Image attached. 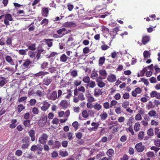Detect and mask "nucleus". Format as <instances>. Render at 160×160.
I'll return each mask as SVG.
<instances>
[{"label": "nucleus", "instance_id": "nucleus-10", "mask_svg": "<svg viewBox=\"0 0 160 160\" xmlns=\"http://www.w3.org/2000/svg\"><path fill=\"white\" fill-rule=\"evenodd\" d=\"M102 92L98 88H95L94 91V95L96 97H98L100 95H102Z\"/></svg>", "mask_w": 160, "mask_h": 160}, {"label": "nucleus", "instance_id": "nucleus-14", "mask_svg": "<svg viewBox=\"0 0 160 160\" xmlns=\"http://www.w3.org/2000/svg\"><path fill=\"white\" fill-rule=\"evenodd\" d=\"M57 98V92L56 91H54L50 94L49 98L52 100H55Z\"/></svg>", "mask_w": 160, "mask_h": 160}, {"label": "nucleus", "instance_id": "nucleus-7", "mask_svg": "<svg viewBox=\"0 0 160 160\" xmlns=\"http://www.w3.org/2000/svg\"><path fill=\"white\" fill-rule=\"evenodd\" d=\"M57 33L59 35H62V36L68 34V31H67L65 28H62L58 30L57 31Z\"/></svg>", "mask_w": 160, "mask_h": 160}, {"label": "nucleus", "instance_id": "nucleus-6", "mask_svg": "<svg viewBox=\"0 0 160 160\" xmlns=\"http://www.w3.org/2000/svg\"><path fill=\"white\" fill-rule=\"evenodd\" d=\"M29 138L28 137H25L24 139L22 140L23 142H26L25 144H22V148L23 149L28 148L29 145L28 142L29 140Z\"/></svg>", "mask_w": 160, "mask_h": 160}, {"label": "nucleus", "instance_id": "nucleus-33", "mask_svg": "<svg viewBox=\"0 0 160 160\" xmlns=\"http://www.w3.org/2000/svg\"><path fill=\"white\" fill-rule=\"evenodd\" d=\"M98 76L97 71L95 70H93L92 71L91 78L93 79L96 78Z\"/></svg>", "mask_w": 160, "mask_h": 160}, {"label": "nucleus", "instance_id": "nucleus-58", "mask_svg": "<svg viewBox=\"0 0 160 160\" xmlns=\"http://www.w3.org/2000/svg\"><path fill=\"white\" fill-rule=\"evenodd\" d=\"M142 118L141 116L139 113L137 114L135 117V120L137 121L140 120Z\"/></svg>", "mask_w": 160, "mask_h": 160}, {"label": "nucleus", "instance_id": "nucleus-21", "mask_svg": "<svg viewBox=\"0 0 160 160\" xmlns=\"http://www.w3.org/2000/svg\"><path fill=\"white\" fill-rule=\"evenodd\" d=\"M87 85L88 87L91 88H93L96 86L95 82L92 80L90 81Z\"/></svg>", "mask_w": 160, "mask_h": 160}, {"label": "nucleus", "instance_id": "nucleus-54", "mask_svg": "<svg viewBox=\"0 0 160 160\" xmlns=\"http://www.w3.org/2000/svg\"><path fill=\"white\" fill-rule=\"evenodd\" d=\"M154 144L156 146L160 147V139L155 140L154 141Z\"/></svg>", "mask_w": 160, "mask_h": 160}, {"label": "nucleus", "instance_id": "nucleus-3", "mask_svg": "<svg viewBox=\"0 0 160 160\" xmlns=\"http://www.w3.org/2000/svg\"><path fill=\"white\" fill-rule=\"evenodd\" d=\"M13 20L12 16L10 14H7L5 15V19L4 20V23L7 26L9 25V21H12Z\"/></svg>", "mask_w": 160, "mask_h": 160}, {"label": "nucleus", "instance_id": "nucleus-62", "mask_svg": "<svg viewBox=\"0 0 160 160\" xmlns=\"http://www.w3.org/2000/svg\"><path fill=\"white\" fill-rule=\"evenodd\" d=\"M105 85V83L102 81L98 83V86L100 88H102Z\"/></svg>", "mask_w": 160, "mask_h": 160}, {"label": "nucleus", "instance_id": "nucleus-4", "mask_svg": "<svg viewBox=\"0 0 160 160\" xmlns=\"http://www.w3.org/2000/svg\"><path fill=\"white\" fill-rule=\"evenodd\" d=\"M135 148L138 152H140L144 150L145 146L142 144V142H139L136 145Z\"/></svg>", "mask_w": 160, "mask_h": 160}, {"label": "nucleus", "instance_id": "nucleus-39", "mask_svg": "<svg viewBox=\"0 0 160 160\" xmlns=\"http://www.w3.org/2000/svg\"><path fill=\"white\" fill-rule=\"evenodd\" d=\"M23 123L26 127H29L30 125V121L28 119H26L23 121Z\"/></svg>", "mask_w": 160, "mask_h": 160}, {"label": "nucleus", "instance_id": "nucleus-30", "mask_svg": "<svg viewBox=\"0 0 160 160\" xmlns=\"http://www.w3.org/2000/svg\"><path fill=\"white\" fill-rule=\"evenodd\" d=\"M140 124L138 122H136L134 125V129L136 132H138L140 130Z\"/></svg>", "mask_w": 160, "mask_h": 160}, {"label": "nucleus", "instance_id": "nucleus-40", "mask_svg": "<svg viewBox=\"0 0 160 160\" xmlns=\"http://www.w3.org/2000/svg\"><path fill=\"white\" fill-rule=\"evenodd\" d=\"M115 112L118 114H121L123 112L121 110V108L120 107L116 108L115 109Z\"/></svg>", "mask_w": 160, "mask_h": 160}, {"label": "nucleus", "instance_id": "nucleus-11", "mask_svg": "<svg viewBox=\"0 0 160 160\" xmlns=\"http://www.w3.org/2000/svg\"><path fill=\"white\" fill-rule=\"evenodd\" d=\"M116 77L114 74L109 75L107 78V80L110 82H112L116 80Z\"/></svg>", "mask_w": 160, "mask_h": 160}, {"label": "nucleus", "instance_id": "nucleus-5", "mask_svg": "<svg viewBox=\"0 0 160 160\" xmlns=\"http://www.w3.org/2000/svg\"><path fill=\"white\" fill-rule=\"evenodd\" d=\"M24 62L21 67L23 70L28 68V66L32 63V62L28 59L24 60Z\"/></svg>", "mask_w": 160, "mask_h": 160}, {"label": "nucleus", "instance_id": "nucleus-26", "mask_svg": "<svg viewBox=\"0 0 160 160\" xmlns=\"http://www.w3.org/2000/svg\"><path fill=\"white\" fill-rule=\"evenodd\" d=\"M52 39H44V41L48 45V46L49 47H51L52 46Z\"/></svg>", "mask_w": 160, "mask_h": 160}, {"label": "nucleus", "instance_id": "nucleus-1", "mask_svg": "<svg viewBox=\"0 0 160 160\" xmlns=\"http://www.w3.org/2000/svg\"><path fill=\"white\" fill-rule=\"evenodd\" d=\"M48 136L45 133L42 134L38 139V142L41 144H45L46 143Z\"/></svg>", "mask_w": 160, "mask_h": 160}, {"label": "nucleus", "instance_id": "nucleus-8", "mask_svg": "<svg viewBox=\"0 0 160 160\" xmlns=\"http://www.w3.org/2000/svg\"><path fill=\"white\" fill-rule=\"evenodd\" d=\"M62 26L66 28H71L76 26V24L72 22H67L63 24Z\"/></svg>", "mask_w": 160, "mask_h": 160}, {"label": "nucleus", "instance_id": "nucleus-23", "mask_svg": "<svg viewBox=\"0 0 160 160\" xmlns=\"http://www.w3.org/2000/svg\"><path fill=\"white\" fill-rule=\"evenodd\" d=\"M17 120L16 119H12L11 121V124L9 125V127L12 129L15 128L16 126V123Z\"/></svg>", "mask_w": 160, "mask_h": 160}, {"label": "nucleus", "instance_id": "nucleus-37", "mask_svg": "<svg viewBox=\"0 0 160 160\" xmlns=\"http://www.w3.org/2000/svg\"><path fill=\"white\" fill-rule=\"evenodd\" d=\"M43 51V50L42 49H41L40 50H38V51L37 52L36 54V58L37 59H38L40 56V54Z\"/></svg>", "mask_w": 160, "mask_h": 160}, {"label": "nucleus", "instance_id": "nucleus-52", "mask_svg": "<svg viewBox=\"0 0 160 160\" xmlns=\"http://www.w3.org/2000/svg\"><path fill=\"white\" fill-rule=\"evenodd\" d=\"M48 20L46 18L43 19L40 22L41 25H45L48 24Z\"/></svg>", "mask_w": 160, "mask_h": 160}, {"label": "nucleus", "instance_id": "nucleus-43", "mask_svg": "<svg viewBox=\"0 0 160 160\" xmlns=\"http://www.w3.org/2000/svg\"><path fill=\"white\" fill-rule=\"evenodd\" d=\"M129 105V102L128 101H124L122 103V107L124 108H127L128 106Z\"/></svg>", "mask_w": 160, "mask_h": 160}, {"label": "nucleus", "instance_id": "nucleus-44", "mask_svg": "<svg viewBox=\"0 0 160 160\" xmlns=\"http://www.w3.org/2000/svg\"><path fill=\"white\" fill-rule=\"evenodd\" d=\"M28 49H20L18 51V52L20 55H26V53Z\"/></svg>", "mask_w": 160, "mask_h": 160}, {"label": "nucleus", "instance_id": "nucleus-47", "mask_svg": "<svg viewBox=\"0 0 160 160\" xmlns=\"http://www.w3.org/2000/svg\"><path fill=\"white\" fill-rule=\"evenodd\" d=\"M2 78V79L0 80V86L1 87H3L6 83L5 79L3 78Z\"/></svg>", "mask_w": 160, "mask_h": 160}, {"label": "nucleus", "instance_id": "nucleus-18", "mask_svg": "<svg viewBox=\"0 0 160 160\" xmlns=\"http://www.w3.org/2000/svg\"><path fill=\"white\" fill-rule=\"evenodd\" d=\"M69 58L65 54H62L59 58L60 61L62 62H66Z\"/></svg>", "mask_w": 160, "mask_h": 160}, {"label": "nucleus", "instance_id": "nucleus-49", "mask_svg": "<svg viewBox=\"0 0 160 160\" xmlns=\"http://www.w3.org/2000/svg\"><path fill=\"white\" fill-rule=\"evenodd\" d=\"M156 114V112L154 110H151L148 113V115L151 117L154 116Z\"/></svg>", "mask_w": 160, "mask_h": 160}, {"label": "nucleus", "instance_id": "nucleus-42", "mask_svg": "<svg viewBox=\"0 0 160 160\" xmlns=\"http://www.w3.org/2000/svg\"><path fill=\"white\" fill-rule=\"evenodd\" d=\"M83 81L86 83H88L90 81V78L88 76L84 77L82 80Z\"/></svg>", "mask_w": 160, "mask_h": 160}, {"label": "nucleus", "instance_id": "nucleus-56", "mask_svg": "<svg viewBox=\"0 0 160 160\" xmlns=\"http://www.w3.org/2000/svg\"><path fill=\"white\" fill-rule=\"evenodd\" d=\"M36 94L37 95L41 97V96H43L44 95V94L40 90H38L36 92Z\"/></svg>", "mask_w": 160, "mask_h": 160}, {"label": "nucleus", "instance_id": "nucleus-25", "mask_svg": "<svg viewBox=\"0 0 160 160\" xmlns=\"http://www.w3.org/2000/svg\"><path fill=\"white\" fill-rule=\"evenodd\" d=\"M134 119L132 117L129 118L127 121V124L129 126H132V124L134 122Z\"/></svg>", "mask_w": 160, "mask_h": 160}, {"label": "nucleus", "instance_id": "nucleus-46", "mask_svg": "<svg viewBox=\"0 0 160 160\" xmlns=\"http://www.w3.org/2000/svg\"><path fill=\"white\" fill-rule=\"evenodd\" d=\"M25 108V107L22 104H20L18 106V111L20 112L22 111Z\"/></svg>", "mask_w": 160, "mask_h": 160}, {"label": "nucleus", "instance_id": "nucleus-41", "mask_svg": "<svg viewBox=\"0 0 160 160\" xmlns=\"http://www.w3.org/2000/svg\"><path fill=\"white\" fill-rule=\"evenodd\" d=\"M59 154L60 155L63 157H66L68 155V153L66 151H60Z\"/></svg>", "mask_w": 160, "mask_h": 160}, {"label": "nucleus", "instance_id": "nucleus-50", "mask_svg": "<svg viewBox=\"0 0 160 160\" xmlns=\"http://www.w3.org/2000/svg\"><path fill=\"white\" fill-rule=\"evenodd\" d=\"M117 103V102L115 100H112L111 102L110 107L112 108L116 105Z\"/></svg>", "mask_w": 160, "mask_h": 160}, {"label": "nucleus", "instance_id": "nucleus-64", "mask_svg": "<svg viewBox=\"0 0 160 160\" xmlns=\"http://www.w3.org/2000/svg\"><path fill=\"white\" fill-rule=\"evenodd\" d=\"M32 112L34 114H36L38 113L39 110L38 108L34 107L32 109Z\"/></svg>", "mask_w": 160, "mask_h": 160}, {"label": "nucleus", "instance_id": "nucleus-27", "mask_svg": "<svg viewBox=\"0 0 160 160\" xmlns=\"http://www.w3.org/2000/svg\"><path fill=\"white\" fill-rule=\"evenodd\" d=\"M68 82L66 80L62 79L60 82V86L62 87H65L68 84Z\"/></svg>", "mask_w": 160, "mask_h": 160}, {"label": "nucleus", "instance_id": "nucleus-2", "mask_svg": "<svg viewBox=\"0 0 160 160\" xmlns=\"http://www.w3.org/2000/svg\"><path fill=\"white\" fill-rule=\"evenodd\" d=\"M47 116L43 115L38 122L39 125L41 127L44 126L47 122Z\"/></svg>", "mask_w": 160, "mask_h": 160}, {"label": "nucleus", "instance_id": "nucleus-36", "mask_svg": "<svg viewBox=\"0 0 160 160\" xmlns=\"http://www.w3.org/2000/svg\"><path fill=\"white\" fill-rule=\"evenodd\" d=\"M48 73V72H39L36 74L35 75L37 77H39L40 76H43Z\"/></svg>", "mask_w": 160, "mask_h": 160}, {"label": "nucleus", "instance_id": "nucleus-24", "mask_svg": "<svg viewBox=\"0 0 160 160\" xmlns=\"http://www.w3.org/2000/svg\"><path fill=\"white\" fill-rule=\"evenodd\" d=\"M114 153V150L111 148L109 149L107 152V154L109 158H112Z\"/></svg>", "mask_w": 160, "mask_h": 160}, {"label": "nucleus", "instance_id": "nucleus-12", "mask_svg": "<svg viewBox=\"0 0 160 160\" xmlns=\"http://www.w3.org/2000/svg\"><path fill=\"white\" fill-rule=\"evenodd\" d=\"M28 134L29 136L31 138L32 142H33L35 140V132L34 130H30L28 132Z\"/></svg>", "mask_w": 160, "mask_h": 160}, {"label": "nucleus", "instance_id": "nucleus-53", "mask_svg": "<svg viewBox=\"0 0 160 160\" xmlns=\"http://www.w3.org/2000/svg\"><path fill=\"white\" fill-rule=\"evenodd\" d=\"M78 98L81 101L85 99V98L84 97V95L82 93H80L78 96Z\"/></svg>", "mask_w": 160, "mask_h": 160}, {"label": "nucleus", "instance_id": "nucleus-19", "mask_svg": "<svg viewBox=\"0 0 160 160\" xmlns=\"http://www.w3.org/2000/svg\"><path fill=\"white\" fill-rule=\"evenodd\" d=\"M48 8H44L42 9V14L45 17H47L48 14Z\"/></svg>", "mask_w": 160, "mask_h": 160}, {"label": "nucleus", "instance_id": "nucleus-13", "mask_svg": "<svg viewBox=\"0 0 160 160\" xmlns=\"http://www.w3.org/2000/svg\"><path fill=\"white\" fill-rule=\"evenodd\" d=\"M52 79L49 77H46L43 80V83L44 84L48 86L51 82Z\"/></svg>", "mask_w": 160, "mask_h": 160}, {"label": "nucleus", "instance_id": "nucleus-63", "mask_svg": "<svg viewBox=\"0 0 160 160\" xmlns=\"http://www.w3.org/2000/svg\"><path fill=\"white\" fill-rule=\"evenodd\" d=\"M73 83L75 86L77 87L81 85V81L78 80H75L73 82Z\"/></svg>", "mask_w": 160, "mask_h": 160}, {"label": "nucleus", "instance_id": "nucleus-29", "mask_svg": "<svg viewBox=\"0 0 160 160\" xmlns=\"http://www.w3.org/2000/svg\"><path fill=\"white\" fill-rule=\"evenodd\" d=\"M150 40L149 37L148 36L143 37L142 39V43L144 45L145 44L148 42Z\"/></svg>", "mask_w": 160, "mask_h": 160}, {"label": "nucleus", "instance_id": "nucleus-9", "mask_svg": "<svg viewBox=\"0 0 160 160\" xmlns=\"http://www.w3.org/2000/svg\"><path fill=\"white\" fill-rule=\"evenodd\" d=\"M42 104V106L41 107V109L43 111H46L50 106V104L47 102H44Z\"/></svg>", "mask_w": 160, "mask_h": 160}, {"label": "nucleus", "instance_id": "nucleus-16", "mask_svg": "<svg viewBox=\"0 0 160 160\" xmlns=\"http://www.w3.org/2000/svg\"><path fill=\"white\" fill-rule=\"evenodd\" d=\"M68 105V103L66 100L62 101L60 103V106L64 109L67 108Z\"/></svg>", "mask_w": 160, "mask_h": 160}, {"label": "nucleus", "instance_id": "nucleus-15", "mask_svg": "<svg viewBox=\"0 0 160 160\" xmlns=\"http://www.w3.org/2000/svg\"><path fill=\"white\" fill-rule=\"evenodd\" d=\"M100 76L102 77V78L105 79L106 78L107 72L104 69H101L99 72Z\"/></svg>", "mask_w": 160, "mask_h": 160}, {"label": "nucleus", "instance_id": "nucleus-45", "mask_svg": "<svg viewBox=\"0 0 160 160\" xmlns=\"http://www.w3.org/2000/svg\"><path fill=\"white\" fill-rule=\"evenodd\" d=\"M82 116L85 118H87L89 116V113L86 110H84L82 112Z\"/></svg>", "mask_w": 160, "mask_h": 160}, {"label": "nucleus", "instance_id": "nucleus-35", "mask_svg": "<svg viewBox=\"0 0 160 160\" xmlns=\"http://www.w3.org/2000/svg\"><path fill=\"white\" fill-rule=\"evenodd\" d=\"M105 58L104 57H100L99 60L98 64L99 66H102L105 62Z\"/></svg>", "mask_w": 160, "mask_h": 160}, {"label": "nucleus", "instance_id": "nucleus-28", "mask_svg": "<svg viewBox=\"0 0 160 160\" xmlns=\"http://www.w3.org/2000/svg\"><path fill=\"white\" fill-rule=\"evenodd\" d=\"M108 115L106 112L103 111L100 115V117L101 119L105 120L108 117Z\"/></svg>", "mask_w": 160, "mask_h": 160}, {"label": "nucleus", "instance_id": "nucleus-34", "mask_svg": "<svg viewBox=\"0 0 160 160\" xmlns=\"http://www.w3.org/2000/svg\"><path fill=\"white\" fill-rule=\"evenodd\" d=\"M144 137V132L143 131L140 132L138 135V137L139 139L142 140V139Z\"/></svg>", "mask_w": 160, "mask_h": 160}, {"label": "nucleus", "instance_id": "nucleus-51", "mask_svg": "<svg viewBox=\"0 0 160 160\" xmlns=\"http://www.w3.org/2000/svg\"><path fill=\"white\" fill-rule=\"evenodd\" d=\"M87 98L89 102H91L95 101V99L94 97L91 96H89L87 97Z\"/></svg>", "mask_w": 160, "mask_h": 160}, {"label": "nucleus", "instance_id": "nucleus-59", "mask_svg": "<svg viewBox=\"0 0 160 160\" xmlns=\"http://www.w3.org/2000/svg\"><path fill=\"white\" fill-rule=\"evenodd\" d=\"M147 157L149 158H152L154 156V153L152 152H149L147 153Z\"/></svg>", "mask_w": 160, "mask_h": 160}, {"label": "nucleus", "instance_id": "nucleus-57", "mask_svg": "<svg viewBox=\"0 0 160 160\" xmlns=\"http://www.w3.org/2000/svg\"><path fill=\"white\" fill-rule=\"evenodd\" d=\"M103 106L104 108L106 109H108L110 107V104L108 102H105L103 103Z\"/></svg>", "mask_w": 160, "mask_h": 160}, {"label": "nucleus", "instance_id": "nucleus-60", "mask_svg": "<svg viewBox=\"0 0 160 160\" xmlns=\"http://www.w3.org/2000/svg\"><path fill=\"white\" fill-rule=\"evenodd\" d=\"M36 102V100L35 99H31L30 101V105L31 106H34Z\"/></svg>", "mask_w": 160, "mask_h": 160}, {"label": "nucleus", "instance_id": "nucleus-17", "mask_svg": "<svg viewBox=\"0 0 160 160\" xmlns=\"http://www.w3.org/2000/svg\"><path fill=\"white\" fill-rule=\"evenodd\" d=\"M6 61L12 65H14V63L13 62V60L11 57L9 55H7L5 57Z\"/></svg>", "mask_w": 160, "mask_h": 160}, {"label": "nucleus", "instance_id": "nucleus-22", "mask_svg": "<svg viewBox=\"0 0 160 160\" xmlns=\"http://www.w3.org/2000/svg\"><path fill=\"white\" fill-rule=\"evenodd\" d=\"M36 53V51H29L28 52V54L30 58H33L35 57Z\"/></svg>", "mask_w": 160, "mask_h": 160}, {"label": "nucleus", "instance_id": "nucleus-61", "mask_svg": "<svg viewBox=\"0 0 160 160\" xmlns=\"http://www.w3.org/2000/svg\"><path fill=\"white\" fill-rule=\"evenodd\" d=\"M121 98V96L119 93H117L114 96V99L116 100H119Z\"/></svg>", "mask_w": 160, "mask_h": 160}, {"label": "nucleus", "instance_id": "nucleus-55", "mask_svg": "<svg viewBox=\"0 0 160 160\" xmlns=\"http://www.w3.org/2000/svg\"><path fill=\"white\" fill-rule=\"evenodd\" d=\"M38 149V146L35 145H33L31 147L30 149L32 151L35 152Z\"/></svg>", "mask_w": 160, "mask_h": 160}, {"label": "nucleus", "instance_id": "nucleus-31", "mask_svg": "<svg viewBox=\"0 0 160 160\" xmlns=\"http://www.w3.org/2000/svg\"><path fill=\"white\" fill-rule=\"evenodd\" d=\"M143 55L145 58H148L150 57L151 53L149 51L145 50L143 53Z\"/></svg>", "mask_w": 160, "mask_h": 160}, {"label": "nucleus", "instance_id": "nucleus-38", "mask_svg": "<svg viewBox=\"0 0 160 160\" xmlns=\"http://www.w3.org/2000/svg\"><path fill=\"white\" fill-rule=\"evenodd\" d=\"M147 134L149 136H152L154 135L153 130L152 128H149L147 131Z\"/></svg>", "mask_w": 160, "mask_h": 160}, {"label": "nucleus", "instance_id": "nucleus-32", "mask_svg": "<svg viewBox=\"0 0 160 160\" xmlns=\"http://www.w3.org/2000/svg\"><path fill=\"white\" fill-rule=\"evenodd\" d=\"M36 43H33L29 45L28 46V50L29 49L30 51H35L36 49Z\"/></svg>", "mask_w": 160, "mask_h": 160}, {"label": "nucleus", "instance_id": "nucleus-48", "mask_svg": "<svg viewBox=\"0 0 160 160\" xmlns=\"http://www.w3.org/2000/svg\"><path fill=\"white\" fill-rule=\"evenodd\" d=\"M70 75L73 77H76L78 76V72L77 70H73L70 72Z\"/></svg>", "mask_w": 160, "mask_h": 160}, {"label": "nucleus", "instance_id": "nucleus-20", "mask_svg": "<svg viewBox=\"0 0 160 160\" xmlns=\"http://www.w3.org/2000/svg\"><path fill=\"white\" fill-rule=\"evenodd\" d=\"M93 108L95 110L97 111H99L102 109V106L100 104L97 102H95L94 104Z\"/></svg>", "mask_w": 160, "mask_h": 160}]
</instances>
